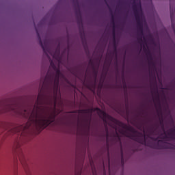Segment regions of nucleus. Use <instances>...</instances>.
Returning <instances> with one entry per match:
<instances>
[{
  "instance_id": "obj_1",
  "label": "nucleus",
  "mask_w": 175,
  "mask_h": 175,
  "mask_svg": "<svg viewBox=\"0 0 175 175\" xmlns=\"http://www.w3.org/2000/svg\"><path fill=\"white\" fill-rule=\"evenodd\" d=\"M50 68H52L56 73L50 69L48 70L42 83L40 84L41 88L34 105L19 111V114L23 116L25 118H29V121H31L40 129L47 128L55 120V113L46 116L44 114L46 106L51 105L53 99L57 98L59 79L66 80L65 75L61 72V70L55 66L53 60H51Z\"/></svg>"
},
{
  "instance_id": "obj_2",
  "label": "nucleus",
  "mask_w": 175,
  "mask_h": 175,
  "mask_svg": "<svg viewBox=\"0 0 175 175\" xmlns=\"http://www.w3.org/2000/svg\"><path fill=\"white\" fill-rule=\"evenodd\" d=\"M159 122L163 133H161L157 137H152L158 131L157 124H155L154 126H151L147 128V135H146V129H144V127L142 128V125H139L137 128L139 131H143V133L137 131L131 126L125 125L124 128L131 133L125 131L124 135L126 137H129V139L137 142V143H139L140 144H147L146 137L150 139V140H152L153 142H157V144L152 146L148 145L150 148H154V150H174V146H172V144L165 142L163 140H165V142L175 140V127L174 129H170L166 131V130H165V124H163V118L162 117V115L161 117L159 118Z\"/></svg>"
},
{
  "instance_id": "obj_3",
  "label": "nucleus",
  "mask_w": 175,
  "mask_h": 175,
  "mask_svg": "<svg viewBox=\"0 0 175 175\" xmlns=\"http://www.w3.org/2000/svg\"><path fill=\"white\" fill-rule=\"evenodd\" d=\"M94 111H97L98 116H99L100 118L103 119V122H105V124H107V120L109 121H111V122H113L114 124L120 123V122L116 118L107 114L105 111H102V109L98 107L86 109H79L73 111L72 113H78L79 114H89L88 116H86V118H85L83 121L85 122L86 126H88L90 129V126H91V118L92 117V113H94Z\"/></svg>"
},
{
  "instance_id": "obj_4",
  "label": "nucleus",
  "mask_w": 175,
  "mask_h": 175,
  "mask_svg": "<svg viewBox=\"0 0 175 175\" xmlns=\"http://www.w3.org/2000/svg\"><path fill=\"white\" fill-rule=\"evenodd\" d=\"M36 31L37 36L38 38L39 44H40L45 55L49 57V54H51V55H53V57L56 59H60L61 50L59 49V44L57 46V48L56 49L55 53H51V48H50L49 42H47L46 40H44L43 43V42H42V38H40V34L39 33V31H38V29H36Z\"/></svg>"
},
{
  "instance_id": "obj_5",
  "label": "nucleus",
  "mask_w": 175,
  "mask_h": 175,
  "mask_svg": "<svg viewBox=\"0 0 175 175\" xmlns=\"http://www.w3.org/2000/svg\"><path fill=\"white\" fill-rule=\"evenodd\" d=\"M12 151L14 154H15V155H17V157H18L21 163L22 164L25 172H27V169H28V163H27V159H25V156H24V153H23V150L21 149V147L18 145L17 146H13Z\"/></svg>"
},
{
  "instance_id": "obj_6",
  "label": "nucleus",
  "mask_w": 175,
  "mask_h": 175,
  "mask_svg": "<svg viewBox=\"0 0 175 175\" xmlns=\"http://www.w3.org/2000/svg\"><path fill=\"white\" fill-rule=\"evenodd\" d=\"M132 9L133 10L134 16L137 23H141L142 19H140L139 12H142V4H136V3H133Z\"/></svg>"
},
{
  "instance_id": "obj_7",
  "label": "nucleus",
  "mask_w": 175,
  "mask_h": 175,
  "mask_svg": "<svg viewBox=\"0 0 175 175\" xmlns=\"http://www.w3.org/2000/svg\"><path fill=\"white\" fill-rule=\"evenodd\" d=\"M137 32L139 33L138 35L137 40L139 42H143V36H144V33L143 31V22H137Z\"/></svg>"
},
{
  "instance_id": "obj_8",
  "label": "nucleus",
  "mask_w": 175,
  "mask_h": 175,
  "mask_svg": "<svg viewBox=\"0 0 175 175\" xmlns=\"http://www.w3.org/2000/svg\"><path fill=\"white\" fill-rule=\"evenodd\" d=\"M111 139L113 144H119L120 147H122L121 137L120 136V134H118V132L116 131V133L113 134Z\"/></svg>"
},
{
  "instance_id": "obj_9",
  "label": "nucleus",
  "mask_w": 175,
  "mask_h": 175,
  "mask_svg": "<svg viewBox=\"0 0 175 175\" xmlns=\"http://www.w3.org/2000/svg\"><path fill=\"white\" fill-rule=\"evenodd\" d=\"M148 65L150 68H151L152 66V69L156 70L157 67L155 66V62H154V60L152 59V55L151 54L150 52H148Z\"/></svg>"
},
{
  "instance_id": "obj_10",
  "label": "nucleus",
  "mask_w": 175,
  "mask_h": 175,
  "mask_svg": "<svg viewBox=\"0 0 175 175\" xmlns=\"http://www.w3.org/2000/svg\"><path fill=\"white\" fill-rule=\"evenodd\" d=\"M75 14L78 25H81V24H83V18L81 17L80 10L76 11Z\"/></svg>"
},
{
  "instance_id": "obj_11",
  "label": "nucleus",
  "mask_w": 175,
  "mask_h": 175,
  "mask_svg": "<svg viewBox=\"0 0 175 175\" xmlns=\"http://www.w3.org/2000/svg\"><path fill=\"white\" fill-rule=\"evenodd\" d=\"M113 54H115L116 55H117V45L116 44V31H113Z\"/></svg>"
},
{
  "instance_id": "obj_12",
  "label": "nucleus",
  "mask_w": 175,
  "mask_h": 175,
  "mask_svg": "<svg viewBox=\"0 0 175 175\" xmlns=\"http://www.w3.org/2000/svg\"><path fill=\"white\" fill-rule=\"evenodd\" d=\"M89 66L92 68V70H95V63L92 59H90L89 61Z\"/></svg>"
},
{
  "instance_id": "obj_13",
  "label": "nucleus",
  "mask_w": 175,
  "mask_h": 175,
  "mask_svg": "<svg viewBox=\"0 0 175 175\" xmlns=\"http://www.w3.org/2000/svg\"><path fill=\"white\" fill-rule=\"evenodd\" d=\"M106 127V141H107V146L109 147V130L107 129V127Z\"/></svg>"
},
{
  "instance_id": "obj_14",
  "label": "nucleus",
  "mask_w": 175,
  "mask_h": 175,
  "mask_svg": "<svg viewBox=\"0 0 175 175\" xmlns=\"http://www.w3.org/2000/svg\"><path fill=\"white\" fill-rule=\"evenodd\" d=\"M9 132H10V133H17L20 132V130H18L17 128H15V129H10Z\"/></svg>"
},
{
  "instance_id": "obj_15",
  "label": "nucleus",
  "mask_w": 175,
  "mask_h": 175,
  "mask_svg": "<svg viewBox=\"0 0 175 175\" xmlns=\"http://www.w3.org/2000/svg\"><path fill=\"white\" fill-rule=\"evenodd\" d=\"M107 156H108L109 173V175H111V171H110V154L109 153V150L107 151Z\"/></svg>"
},
{
  "instance_id": "obj_16",
  "label": "nucleus",
  "mask_w": 175,
  "mask_h": 175,
  "mask_svg": "<svg viewBox=\"0 0 175 175\" xmlns=\"http://www.w3.org/2000/svg\"><path fill=\"white\" fill-rule=\"evenodd\" d=\"M121 163H122V167H124V165H125V163L124 161V154L123 153L121 154Z\"/></svg>"
},
{
  "instance_id": "obj_17",
  "label": "nucleus",
  "mask_w": 175,
  "mask_h": 175,
  "mask_svg": "<svg viewBox=\"0 0 175 175\" xmlns=\"http://www.w3.org/2000/svg\"><path fill=\"white\" fill-rule=\"evenodd\" d=\"M126 112L128 116V114H129V107L128 106V105H126Z\"/></svg>"
},
{
  "instance_id": "obj_18",
  "label": "nucleus",
  "mask_w": 175,
  "mask_h": 175,
  "mask_svg": "<svg viewBox=\"0 0 175 175\" xmlns=\"http://www.w3.org/2000/svg\"><path fill=\"white\" fill-rule=\"evenodd\" d=\"M111 20H112V24H113V28H114V27H115V23H114V16H113V15H112V16H111Z\"/></svg>"
},
{
  "instance_id": "obj_19",
  "label": "nucleus",
  "mask_w": 175,
  "mask_h": 175,
  "mask_svg": "<svg viewBox=\"0 0 175 175\" xmlns=\"http://www.w3.org/2000/svg\"><path fill=\"white\" fill-rule=\"evenodd\" d=\"M156 100L159 102V104L160 105V103H159V95L157 94V96L156 98Z\"/></svg>"
},
{
  "instance_id": "obj_20",
  "label": "nucleus",
  "mask_w": 175,
  "mask_h": 175,
  "mask_svg": "<svg viewBox=\"0 0 175 175\" xmlns=\"http://www.w3.org/2000/svg\"><path fill=\"white\" fill-rule=\"evenodd\" d=\"M94 77L95 80H96V77H98V72H96V74H94Z\"/></svg>"
},
{
  "instance_id": "obj_21",
  "label": "nucleus",
  "mask_w": 175,
  "mask_h": 175,
  "mask_svg": "<svg viewBox=\"0 0 175 175\" xmlns=\"http://www.w3.org/2000/svg\"><path fill=\"white\" fill-rule=\"evenodd\" d=\"M93 73L94 75H96V73H98V71L95 69V68L94 70H93Z\"/></svg>"
},
{
  "instance_id": "obj_22",
  "label": "nucleus",
  "mask_w": 175,
  "mask_h": 175,
  "mask_svg": "<svg viewBox=\"0 0 175 175\" xmlns=\"http://www.w3.org/2000/svg\"><path fill=\"white\" fill-rule=\"evenodd\" d=\"M75 175H81V170H80L77 174H76Z\"/></svg>"
},
{
  "instance_id": "obj_23",
  "label": "nucleus",
  "mask_w": 175,
  "mask_h": 175,
  "mask_svg": "<svg viewBox=\"0 0 175 175\" xmlns=\"http://www.w3.org/2000/svg\"><path fill=\"white\" fill-rule=\"evenodd\" d=\"M100 157H101V159H102L103 165H104L105 163L103 162V157L102 156H100Z\"/></svg>"
},
{
  "instance_id": "obj_24",
  "label": "nucleus",
  "mask_w": 175,
  "mask_h": 175,
  "mask_svg": "<svg viewBox=\"0 0 175 175\" xmlns=\"http://www.w3.org/2000/svg\"><path fill=\"white\" fill-rule=\"evenodd\" d=\"M144 40L146 41V37L143 38ZM145 44H147V43L145 42Z\"/></svg>"
},
{
  "instance_id": "obj_25",
  "label": "nucleus",
  "mask_w": 175,
  "mask_h": 175,
  "mask_svg": "<svg viewBox=\"0 0 175 175\" xmlns=\"http://www.w3.org/2000/svg\"><path fill=\"white\" fill-rule=\"evenodd\" d=\"M116 72H118V66L116 64Z\"/></svg>"
},
{
  "instance_id": "obj_26",
  "label": "nucleus",
  "mask_w": 175,
  "mask_h": 175,
  "mask_svg": "<svg viewBox=\"0 0 175 175\" xmlns=\"http://www.w3.org/2000/svg\"><path fill=\"white\" fill-rule=\"evenodd\" d=\"M92 88H94V90H95V84L92 85Z\"/></svg>"
},
{
  "instance_id": "obj_27",
  "label": "nucleus",
  "mask_w": 175,
  "mask_h": 175,
  "mask_svg": "<svg viewBox=\"0 0 175 175\" xmlns=\"http://www.w3.org/2000/svg\"><path fill=\"white\" fill-rule=\"evenodd\" d=\"M73 75H75V76H77V74L76 72H73Z\"/></svg>"
},
{
  "instance_id": "obj_28",
  "label": "nucleus",
  "mask_w": 175,
  "mask_h": 175,
  "mask_svg": "<svg viewBox=\"0 0 175 175\" xmlns=\"http://www.w3.org/2000/svg\"><path fill=\"white\" fill-rule=\"evenodd\" d=\"M139 118V116L136 115V118Z\"/></svg>"
},
{
  "instance_id": "obj_29",
  "label": "nucleus",
  "mask_w": 175,
  "mask_h": 175,
  "mask_svg": "<svg viewBox=\"0 0 175 175\" xmlns=\"http://www.w3.org/2000/svg\"><path fill=\"white\" fill-rule=\"evenodd\" d=\"M83 43H84V40H83Z\"/></svg>"
},
{
  "instance_id": "obj_30",
  "label": "nucleus",
  "mask_w": 175,
  "mask_h": 175,
  "mask_svg": "<svg viewBox=\"0 0 175 175\" xmlns=\"http://www.w3.org/2000/svg\"><path fill=\"white\" fill-rule=\"evenodd\" d=\"M33 24H34V25H35V22H33Z\"/></svg>"
}]
</instances>
